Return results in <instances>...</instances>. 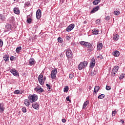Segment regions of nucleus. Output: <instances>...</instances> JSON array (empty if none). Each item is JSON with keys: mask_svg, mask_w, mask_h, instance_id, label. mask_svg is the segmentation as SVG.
Masks as SVG:
<instances>
[{"mask_svg": "<svg viewBox=\"0 0 125 125\" xmlns=\"http://www.w3.org/2000/svg\"><path fill=\"white\" fill-rule=\"evenodd\" d=\"M29 64L30 66L35 65V64H36V61H35L34 59H30L29 60Z\"/></svg>", "mask_w": 125, "mask_h": 125, "instance_id": "a211bd4d", "label": "nucleus"}, {"mask_svg": "<svg viewBox=\"0 0 125 125\" xmlns=\"http://www.w3.org/2000/svg\"><path fill=\"white\" fill-rule=\"evenodd\" d=\"M122 124H124L125 123V121L124 120H121Z\"/></svg>", "mask_w": 125, "mask_h": 125, "instance_id": "4d7b16f0", "label": "nucleus"}, {"mask_svg": "<svg viewBox=\"0 0 125 125\" xmlns=\"http://www.w3.org/2000/svg\"><path fill=\"white\" fill-rule=\"evenodd\" d=\"M95 66V60L94 59H92L91 60V62L90 63V67L93 68Z\"/></svg>", "mask_w": 125, "mask_h": 125, "instance_id": "9b49d317", "label": "nucleus"}, {"mask_svg": "<svg viewBox=\"0 0 125 125\" xmlns=\"http://www.w3.org/2000/svg\"><path fill=\"white\" fill-rule=\"evenodd\" d=\"M10 59L11 61H14V59H15V57H14V56H11Z\"/></svg>", "mask_w": 125, "mask_h": 125, "instance_id": "de8ad7c7", "label": "nucleus"}, {"mask_svg": "<svg viewBox=\"0 0 125 125\" xmlns=\"http://www.w3.org/2000/svg\"><path fill=\"white\" fill-rule=\"evenodd\" d=\"M22 49V47L21 46H20V47H17L16 48V52L17 53H19V52H20L21 50Z\"/></svg>", "mask_w": 125, "mask_h": 125, "instance_id": "cd10ccee", "label": "nucleus"}, {"mask_svg": "<svg viewBox=\"0 0 125 125\" xmlns=\"http://www.w3.org/2000/svg\"><path fill=\"white\" fill-rule=\"evenodd\" d=\"M66 100L69 101L70 103L72 102L71 100H70V97L69 96L68 97H66Z\"/></svg>", "mask_w": 125, "mask_h": 125, "instance_id": "8fccbe9b", "label": "nucleus"}, {"mask_svg": "<svg viewBox=\"0 0 125 125\" xmlns=\"http://www.w3.org/2000/svg\"><path fill=\"white\" fill-rule=\"evenodd\" d=\"M98 58H100V59H103V56H102V55H100V56H98Z\"/></svg>", "mask_w": 125, "mask_h": 125, "instance_id": "603ef678", "label": "nucleus"}, {"mask_svg": "<svg viewBox=\"0 0 125 125\" xmlns=\"http://www.w3.org/2000/svg\"><path fill=\"white\" fill-rule=\"evenodd\" d=\"M100 7L99 6H97L96 7L94 8L92 11H91L90 13L91 14H93V13H95L96 11H98Z\"/></svg>", "mask_w": 125, "mask_h": 125, "instance_id": "ddd939ff", "label": "nucleus"}, {"mask_svg": "<svg viewBox=\"0 0 125 125\" xmlns=\"http://www.w3.org/2000/svg\"><path fill=\"white\" fill-rule=\"evenodd\" d=\"M92 32L93 35H97L98 34V33H99V30L94 29V30H92Z\"/></svg>", "mask_w": 125, "mask_h": 125, "instance_id": "393cba45", "label": "nucleus"}, {"mask_svg": "<svg viewBox=\"0 0 125 125\" xmlns=\"http://www.w3.org/2000/svg\"><path fill=\"white\" fill-rule=\"evenodd\" d=\"M32 106L34 109H35V110H39V109H40V105L37 103L32 104Z\"/></svg>", "mask_w": 125, "mask_h": 125, "instance_id": "9d476101", "label": "nucleus"}, {"mask_svg": "<svg viewBox=\"0 0 125 125\" xmlns=\"http://www.w3.org/2000/svg\"><path fill=\"white\" fill-rule=\"evenodd\" d=\"M105 88L106 90H110L111 89V86L106 85Z\"/></svg>", "mask_w": 125, "mask_h": 125, "instance_id": "49530a36", "label": "nucleus"}, {"mask_svg": "<svg viewBox=\"0 0 125 125\" xmlns=\"http://www.w3.org/2000/svg\"><path fill=\"white\" fill-rule=\"evenodd\" d=\"M62 123H66V119L65 118L62 120Z\"/></svg>", "mask_w": 125, "mask_h": 125, "instance_id": "864d4df0", "label": "nucleus"}, {"mask_svg": "<svg viewBox=\"0 0 125 125\" xmlns=\"http://www.w3.org/2000/svg\"><path fill=\"white\" fill-rule=\"evenodd\" d=\"M42 88L41 86H38L36 88H35L34 90L36 91L37 90H38V89H40V88Z\"/></svg>", "mask_w": 125, "mask_h": 125, "instance_id": "37998d69", "label": "nucleus"}, {"mask_svg": "<svg viewBox=\"0 0 125 125\" xmlns=\"http://www.w3.org/2000/svg\"><path fill=\"white\" fill-rule=\"evenodd\" d=\"M68 90H69V86H66L63 89L64 92H68Z\"/></svg>", "mask_w": 125, "mask_h": 125, "instance_id": "473e14b6", "label": "nucleus"}, {"mask_svg": "<svg viewBox=\"0 0 125 125\" xmlns=\"http://www.w3.org/2000/svg\"><path fill=\"white\" fill-rule=\"evenodd\" d=\"M119 70V66H115L114 68L113 69L112 72H111V76L112 77H115L116 74H117V72Z\"/></svg>", "mask_w": 125, "mask_h": 125, "instance_id": "423d86ee", "label": "nucleus"}, {"mask_svg": "<svg viewBox=\"0 0 125 125\" xmlns=\"http://www.w3.org/2000/svg\"><path fill=\"white\" fill-rule=\"evenodd\" d=\"M69 79H73L74 78V74H70L69 75Z\"/></svg>", "mask_w": 125, "mask_h": 125, "instance_id": "a18cd8bd", "label": "nucleus"}, {"mask_svg": "<svg viewBox=\"0 0 125 125\" xmlns=\"http://www.w3.org/2000/svg\"><path fill=\"white\" fill-rule=\"evenodd\" d=\"M87 66V62H81L78 66V69L81 70L84 69Z\"/></svg>", "mask_w": 125, "mask_h": 125, "instance_id": "f03ea898", "label": "nucleus"}, {"mask_svg": "<svg viewBox=\"0 0 125 125\" xmlns=\"http://www.w3.org/2000/svg\"><path fill=\"white\" fill-rule=\"evenodd\" d=\"M28 98L31 103H33V102H36L38 100V96L35 94L29 95Z\"/></svg>", "mask_w": 125, "mask_h": 125, "instance_id": "f257e3e1", "label": "nucleus"}, {"mask_svg": "<svg viewBox=\"0 0 125 125\" xmlns=\"http://www.w3.org/2000/svg\"><path fill=\"white\" fill-rule=\"evenodd\" d=\"M116 114H117V111H113L112 112V117H114V116H116Z\"/></svg>", "mask_w": 125, "mask_h": 125, "instance_id": "ea45409f", "label": "nucleus"}, {"mask_svg": "<svg viewBox=\"0 0 125 125\" xmlns=\"http://www.w3.org/2000/svg\"><path fill=\"white\" fill-rule=\"evenodd\" d=\"M119 39H120V36L117 34L113 38L114 41H118Z\"/></svg>", "mask_w": 125, "mask_h": 125, "instance_id": "2f4dec72", "label": "nucleus"}, {"mask_svg": "<svg viewBox=\"0 0 125 125\" xmlns=\"http://www.w3.org/2000/svg\"><path fill=\"white\" fill-rule=\"evenodd\" d=\"M91 88H92L91 86H90L89 87V89H91Z\"/></svg>", "mask_w": 125, "mask_h": 125, "instance_id": "13d9d810", "label": "nucleus"}, {"mask_svg": "<svg viewBox=\"0 0 125 125\" xmlns=\"http://www.w3.org/2000/svg\"><path fill=\"white\" fill-rule=\"evenodd\" d=\"M3 45V42L1 39H0V47H2V46Z\"/></svg>", "mask_w": 125, "mask_h": 125, "instance_id": "c9c22d12", "label": "nucleus"}, {"mask_svg": "<svg viewBox=\"0 0 125 125\" xmlns=\"http://www.w3.org/2000/svg\"><path fill=\"white\" fill-rule=\"evenodd\" d=\"M103 47V44L102 43H99V44H97V50H101Z\"/></svg>", "mask_w": 125, "mask_h": 125, "instance_id": "dca6fc26", "label": "nucleus"}, {"mask_svg": "<svg viewBox=\"0 0 125 125\" xmlns=\"http://www.w3.org/2000/svg\"><path fill=\"white\" fill-rule=\"evenodd\" d=\"M105 20H106L107 21H109V20H110V16H108L106 17Z\"/></svg>", "mask_w": 125, "mask_h": 125, "instance_id": "09e8293b", "label": "nucleus"}, {"mask_svg": "<svg viewBox=\"0 0 125 125\" xmlns=\"http://www.w3.org/2000/svg\"><path fill=\"white\" fill-rule=\"evenodd\" d=\"M75 28V24L74 23L69 25L66 29V32H70L73 29Z\"/></svg>", "mask_w": 125, "mask_h": 125, "instance_id": "0eeeda50", "label": "nucleus"}, {"mask_svg": "<svg viewBox=\"0 0 125 125\" xmlns=\"http://www.w3.org/2000/svg\"><path fill=\"white\" fill-rule=\"evenodd\" d=\"M42 17V11L39 9L36 12V18L37 19H41Z\"/></svg>", "mask_w": 125, "mask_h": 125, "instance_id": "6e6552de", "label": "nucleus"}, {"mask_svg": "<svg viewBox=\"0 0 125 125\" xmlns=\"http://www.w3.org/2000/svg\"><path fill=\"white\" fill-rule=\"evenodd\" d=\"M124 78H125V75L123 73L120 75L119 79H120V80H122V79H124Z\"/></svg>", "mask_w": 125, "mask_h": 125, "instance_id": "e433bc0d", "label": "nucleus"}, {"mask_svg": "<svg viewBox=\"0 0 125 125\" xmlns=\"http://www.w3.org/2000/svg\"><path fill=\"white\" fill-rule=\"evenodd\" d=\"M0 20L1 21H4V20H5V16L1 14H0Z\"/></svg>", "mask_w": 125, "mask_h": 125, "instance_id": "b1692460", "label": "nucleus"}, {"mask_svg": "<svg viewBox=\"0 0 125 125\" xmlns=\"http://www.w3.org/2000/svg\"><path fill=\"white\" fill-rule=\"evenodd\" d=\"M58 42H63V39L61 37H59L58 38Z\"/></svg>", "mask_w": 125, "mask_h": 125, "instance_id": "f704fd0d", "label": "nucleus"}, {"mask_svg": "<svg viewBox=\"0 0 125 125\" xmlns=\"http://www.w3.org/2000/svg\"><path fill=\"white\" fill-rule=\"evenodd\" d=\"M79 43H80V44H81V45L84 46L85 44V42L84 41L80 42H79Z\"/></svg>", "mask_w": 125, "mask_h": 125, "instance_id": "a19ab883", "label": "nucleus"}, {"mask_svg": "<svg viewBox=\"0 0 125 125\" xmlns=\"http://www.w3.org/2000/svg\"><path fill=\"white\" fill-rule=\"evenodd\" d=\"M96 24H100V20L98 19L96 21Z\"/></svg>", "mask_w": 125, "mask_h": 125, "instance_id": "3c124183", "label": "nucleus"}, {"mask_svg": "<svg viewBox=\"0 0 125 125\" xmlns=\"http://www.w3.org/2000/svg\"><path fill=\"white\" fill-rule=\"evenodd\" d=\"M89 104V102L88 101H86L83 104V108L85 109L86 107Z\"/></svg>", "mask_w": 125, "mask_h": 125, "instance_id": "aec40b11", "label": "nucleus"}, {"mask_svg": "<svg viewBox=\"0 0 125 125\" xmlns=\"http://www.w3.org/2000/svg\"><path fill=\"white\" fill-rule=\"evenodd\" d=\"M27 23H31L32 22V19H31V18H27Z\"/></svg>", "mask_w": 125, "mask_h": 125, "instance_id": "79ce46f5", "label": "nucleus"}, {"mask_svg": "<svg viewBox=\"0 0 125 125\" xmlns=\"http://www.w3.org/2000/svg\"><path fill=\"white\" fill-rule=\"evenodd\" d=\"M99 2H100V0H95L93 2V4H94V5H97V4L99 3Z\"/></svg>", "mask_w": 125, "mask_h": 125, "instance_id": "bb28decb", "label": "nucleus"}, {"mask_svg": "<svg viewBox=\"0 0 125 125\" xmlns=\"http://www.w3.org/2000/svg\"><path fill=\"white\" fill-rule=\"evenodd\" d=\"M14 94H22L23 91L22 90H16L14 92Z\"/></svg>", "mask_w": 125, "mask_h": 125, "instance_id": "f3484780", "label": "nucleus"}, {"mask_svg": "<svg viewBox=\"0 0 125 125\" xmlns=\"http://www.w3.org/2000/svg\"><path fill=\"white\" fill-rule=\"evenodd\" d=\"M104 97H105V95L102 94L98 97V99H103V98H104Z\"/></svg>", "mask_w": 125, "mask_h": 125, "instance_id": "7c9ffc66", "label": "nucleus"}, {"mask_svg": "<svg viewBox=\"0 0 125 125\" xmlns=\"http://www.w3.org/2000/svg\"><path fill=\"white\" fill-rule=\"evenodd\" d=\"M84 46H85V47H90L91 46V44H90V43L85 42Z\"/></svg>", "mask_w": 125, "mask_h": 125, "instance_id": "c756f323", "label": "nucleus"}, {"mask_svg": "<svg viewBox=\"0 0 125 125\" xmlns=\"http://www.w3.org/2000/svg\"><path fill=\"white\" fill-rule=\"evenodd\" d=\"M87 23V21H84L83 24H86Z\"/></svg>", "mask_w": 125, "mask_h": 125, "instance_id": "5fc2aeb1", "label": "nucleus"}, {"mask_svg": "<svg viewBox=\"0 0 125 125\" xmlns=\"http://www.w3.org/2000/svg\"><path fill=\"white\" fill-rule=\"evenodd\" d=\"M65 40L66 41H70V40H71V36H66L65 37Z\"/></svg>", "mask_w": 125, "mask_h": 125, "instance_id": "c03bdc74", "label": "nucleus"}, {"mask_svg": "<svg viewBox=\"0 0 125 125\" xmlns=\"http://www.w3.org/2000/svg\"><path fill=\"white\" fill-rule=\"evenodd\" d=\"M15 1V0H14Z\"/></svg>", "mask_w": 125, "mask_h": 125, "instance_id": "bf43d9fd", "label": "nucleus"}, {"mask_svg": "<svg viewBox=\"0 0 125 125\" xmlns=\"http://www.w3.org/2000/svg\"><path fill=\"white\" fill-rule=\"evenodd\" d=\"M38 81L39 83L41 84V85H43L44 83V81L43 80V76L42 75H40L38 77Z\"/></svg>", "mask_w": 125, "mask_h": 125, "instance_id": "39448f33", "label": "nucleus"}, {"mask_svg": "<svg viewBox=\"0 0 125 125\" xmlns=\"http://www.w3.org/2000/svg\"><path fill=\"white\" fill-rule=\"evenodd\" d=\"M46 86L47 87V88H48V90L49 91H51V87L50 86V85H49V84L46 83Z\"/></svg>", "mask_w": 125, "mask_h": 125, "instance_id": "72a5a7b5", "label": "nucleus"}, {"mask_svg": "<svg viewBox=\"0 0 125 125\" xmlns=\"http://www.w3.org/2000/svg\"><path fill=\"white\" fill-rule=\"evenodd\" d=\"M66 56L68 59H73V53L70 48L66 50Z\"/></svg>", "mask_w": 125, "mask_h": 125, "instance_id": "7ed1b4c3", "label": "nucleus"}, {"mask_svg": "<svg viewBox=\"0 0 125 125\" xmlns=\"http://www.w3.org/2000/svg\"><path fill=\"white\" fill-rule=\"evenodd\" d=\"M21 110H22L23 113H26V112H27V109H26V107H22Z\"/></svg>", "mask_w": 125, "mask_h": 125, "instance_id": "4c0bfd02", "label": "nucleus"}, {"mask_svg": "<svg viewBox=\"0 0 125 125\" xmlns=\"http://www.w3.org/2000/svg\"><path fill=\"white\" fill-rule=\"evenodd\" d=\"M44 91V90L42 88V87L40 89H38V90L36 91V92H38V93H42V92H43Z\"/></svg>", "mask_w": 125, "mask_h": 125, "instance_id": "a878e982", "label": "nucleus"}, {"mask_svg": "<svg viewBox=\"0 0 125 125\" xmlns=\"http://www.w3.org/2000/svg\"><path fill=\"white\" fill-rule=\"evenodd\" d=\"M96 75V71L93 70L91 71V72L90 73V76H91V77H93V76Z\"/></svg>", "mask_w": 125, "mask_h": 125, "instance_id": "c85d7f7f", "label": "nucleus"}, {"mask_svg": "<svg viewBox=\"0 0 125 125\" xmlns=\"http://www.w3.org/2000/svg\"><path fill=\"white\" fill-rule=\"evenodd\" d=\"M114 14L116 16L119 15L120 14V11H115L114 12Z\"/></svg>", "mask_w": 125, "mask_h": 125, "instance_id": "58836bf2", "label": "nucleus"}, {"mask_svg": "<svg viewBox=\"0 0 125 125\" xmlns=\"http://www.w3.org/2000/svg\"><path fill=\"white\" fill-rule=\"evenodd\" d=\"M43 80H44V82H45V80H46V77H44Z\"/></svg>", "mask_w": 125, "mask_h": 125, "instance_id": "6e6d98bb", "label": "nucleus"}, {"mask_svg": "<svg viewBox=\"0 0 125 125\" xmlns=\"http://www.w3.org/2000/svg\"><path fill=\"white\" fill-rule=\"evenodd\" d=\"M113 55L115 56L116 57H118L120 55V52L118 51H115L113 53Z\"/></svg>", "mask_w": 125, "mask_h": 125, "instance_id": "4be33fe9", "label": "nucleus"}, {"mask_svg": "<svg viewBox=\"0 0 125 125\" xmlns=\"http://www.w3.org/2000/svg\"><path fill=\"white\" fill-rule=\"evenodd\" d=\"M5 109V107H4V105L3 104V103H0V113H2V112H4Z\"/></svg>", "mask_w": 125, "mask_h": 125, "instance_id": "2eb2a0df", "label": "nucleus"}, {"mask_svg": "<svg viewBox=\"0 0 125 125\" xmlns=\"http://www.w3.org/2000/svg\"><path fill=\"white\" fill-rule=\"evenodd\" d=\"M100 7L99 6H97L96 7L94 8L92 11H91L90 13L91 14H93V13H95L96 11H98Z\"/></svg>", "mask_w": 125, "mask_h": 125, "instance_id": "f8f14e48", "label": "nucleus"}, {"mask_svg": "<svg viewBox=\"0 0 125 125\" xmlns=\"http://www.w3.org/2000/svg\"><path fill=\"white\" fill-rule=\"evenodd\" d=\"M24 104H25V106L29 107L30 106V102L28 100V99L24 100Z\"/></svg>", "mask_w": 125, "mask_h": 125, "instance_id": "412c9836", "label": "nucleus"}, {"mask_svg": "<svg viewBox=\"0 0 125 125\" xmlns=\"http://www.w3.org/2000/svg\"><path fill=\"white\" fill-rule=\"evenodd\" d=\"M100 89V87L99 86H95L94 91L93 92V94H96L97 93L98 91H99V90Z\"/></svg>", "mask_w": 125, "mask_h": 125, "instance_id": "4468645a", "label": "nucleus"}, {"mask_svg": "<svg viewBox=\"0 0 125 125\" xmlns=\"http://www.w3.org/2000/svg\"><path fill=\"white\" fill-rule=\"evenodd\" d=\"M14 12L15 14H19V13H20V11L18 8L15 7L14 8Z\"/></svg>", "mask_w": 125, "mask_h": 125, "instance_id": "6ab92c4d", "label": "nucleus"}, {"mask_svg": "<svg viewBox=\"0 0 125 125\" xmlns=\"http://www.w3.org/2000/svg\"><path fill=\"white\" fill-rule=\"evenodd\" d=\"M3 59L4 61H8L9 60V56L5 55L3 57Z\"/></svg>", "mask_w": 125, "mask_h": 125, "instance_id": "5701e85b", "label": "nucleus"}, {"mask_svg": "<svg viewBox=\"0 0 125 125\" xmlns=\"http://www.w3.org/2000/svg\"><path fill=\"white\" fill-rule=\"evenodd\" d=\"M56 75H57V69L54 68L51 72V78L53 80L56 79Z\"/></svg>", "mask_w": 125, "mask_h": 125, "instance_id": "20e7f679", "label": "nucleus"}, {"mask_svg": "<svg viewBox=\"0 0 125 125\" xmlns=\"http://www.w3.org/2000/svg\"><path fill=\"white\" fill-rule=\"evenodd\" d=\"M10 72L11 74H12L15 77H19V73L18 72L17 70H15V69H11Z\"/></svg>", "mask_w": 125, "mask_h": 125, "instance_id": "1a4fd4ad", "label": "nucleus"}]
</instances>
